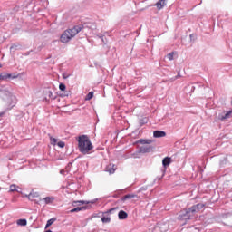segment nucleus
I'll use <instances>...</instances> for the list:
<instances>
[{"label":"nucleus","instance_id":"1","mask_svg":"<svg viewBox=\"0 0 232 232\" xmlns=\"http://www.w3.org/2000/svg\"><path fill=\"white\" fill-rule=\"evenodd\" d=\"M78 150L82 155H90L93 150V144L87 135H81L78 137Z\"/></svg>","mask_w":232,"mask_h":232},{"label":"nucleus","instance_id":"2","mask_svg":"<svg viewBox=\"0 0 232 232\" xmlns=\"http://www.w3.org/2000/svg\"><path fill=\"white\" fill-rule=\"evenodd\" d=\"M82 28H84L83 25H75L71 29L65 30L60 37L61 43H70V41H72Z\"/></svg>","mask_w":232,"mask_h":232},{"label":"nucleus","instance_id":"3","mask_svg":"<svg viewBox=\"0 0 232 232\" xmlns=\"http://www.w3.org/2000/svg\"><path fill=\"white\" fill-rule=\"evenodd\" d=\"M198 217V214L197 213V210L193 208V207L189 208L185 211V213L180 214L178 218L179 220H193V218H197Z\"/></svg>","mask_w":232,"mask_h":232},{"label":"nucleus","instance_id":"4","mask_svg":"<svg viewBox=\"0 0 232 232\" xmlns=\"http://www.w3.org/2000/svg\"><path fill=\"white\" fill-rule=\"evenodd\" d=\"M17 74L16 73H6V72H2L0 74V81H6V79H17Z\"/></svg>","mask_w":232,"mask_h":232},{"label":"nucleus","instance_id":"5","mask_svg":"<svg viewBox=\"0 0 232 232\" xmlns=\"http://www.w3.org/2000/svg\"><path fill=\"white\" fill-rule=\"evenodd\" d=\"M231 117H232V109L228 111H224L222 113H219L218 119L219 121H226V119H231Z\"/></svg>","mask_w":232,"mask_h":232},{"label":"nucleus","instance_id":"6","mask_svg":"<svg viewBox=\"0 0 232 232\" xmlns=\"http://www.w3.org/2000/svg\"><path fill=\"white\" fill-rule=\"evenodd\" d=\"M153 151V146L143 145L139 148V153H151Z\"/></svg>","mask_w":232,"mask_h":232},{"label":"nucleus","instance_id":"7","mask_svg":"<svg viewBox=\"0 0 232 232\" xmlns=\"http://www.w3.org/2000/svg\"><path fill=\"white\" fill-rule=\"evenodd\" d=\"M169 164H171V158L166 157L162 160V166L164 168L162 177L164 176V173H166V169Z\"/></svg>","mask_w":232,"mask_h":232},{"label":"nucleus","instance_id":"8","mask_svg":"<svg viewBox=\"0 0 232 232\" xmlns=\"http://www.w3.org/2000/svg\"><path fill=\"white\" fill-rule=\"evenodd\" d=\"M132 198H139L137 194H127L123 196L118 202H126V200H131Z\"/></svg>","mask_w":232,"mask_h":232},{"label":"nucleus","instance_id":"9","mask_svg":"<svg viewBox=\"0 0 232 232\" xmlns=\"http://www.w3.org/2000/svg\"><path fill=\"white\" fill-rule=\"evenodd\" d=\"M166 5H168V0H159L155 6L158 8V10H162Z\"/></svg>","mask_w":232,"mask_h":232},{"label":"nucleus","instance_id":"10","mask_svg":"<svg viewBox=\"0 0 232 232\" xmlns=\"http://www.w3.org/2000/svg\"><path fill=\"white\" fill-rule=\"evenodd\" d=\"M193 209H195L196 213L198 215L200 213L201 209L206 208V204L204 203H198L197 205L192 206Z\"/></svg>","mask_w":232,"mask_h":232},{"label":"nucleus","instance_id":"11","mask_svg":"<svg viewBox=\"0 0 232 232\" xmlns=\"http://www.w3.org/2000/svg\"><path fill=\"white\" fill-rule=\"evenodd\" d=\"M97 200H99V199L95 198V199H92V200L87 201V202L83 201V200L74 201L72 206H76V205L81 206V204H95V202H97Z\"/></svg>","mask_w":232,"mask_h":232},{"label":"nucleus","instance_id":"12","mask_svg":"<svg viewBox=\"0 0 232 232\" xmlns=\"http://www.w3.org/2000/svg\"><path fill=\"white\" fill-rule=\"evenodd\" d=\"M153 137L155 139H160V137H166V131H164V130H154Z\"/></svg>","mask_w":232,"mask_h":232},{"label":"nucleus","instance_id":"13","mask_svg":"<svg viewBox=\"0 0 232 232\" xmlns=\"http://www.w3.org/2000/svg\"><path fill=\"white\" fill-rule=\"evenodd\" d=\"M117 169V167L115 166V164L111 163L106 167V171H108V173H110L111 175L115 173V170Z\"/></svg>","mask_w":232,"mask_h":232},{"label":"nucleus","instance_id":"14","mask_svg":"<svg viewBox=\"0 0 232 232\" xmlns=\"http://www.w3.org/2000/svg\"><path fill=\"white\" fill-rule=\"evenodd\" d=\"M118 218L120 220H126V218H128V213L124 210H120L118 213Z\"/></svg>","mask_w":232,"mask_h":232},{"label":"nucleus","instance_id":"15","mask_svg":"<svg viewBox=\"0 0 232 232\" xmlns=\"http://www.w3.org/2000/svg\"><path fill=\"white\" fill-rule=\"evenodd\" d=\"M88 209V207L83 206V207H77L73 209L70 210V213H79V211H86Z\"/></svg>","mask_w":232,"mask_h":232},{"label":"nucleus","instance_id":"16","mask_svg":"<svg viewBox=\"0 0 232 232\" xmlns=\"http://www.w3.org/2000/svg\"><path fill=\"white\" fill-rule=\"evenodd\" d=\"M151 142H153V140H146V139H140L137 143L138 144H151Z\"/></svg>","mask_w":232,"mask_h":232},{"label":"nucleus","instance_id":"17","mask_svg":"<svg viewBox=\"0 0 232 232\" xmlns=\"http://www.w3.org/2000/svg\"><path fill=\"white\" fill-rule=\"evenodd\" d=\"M43 200L44 202H45V204H52V202H53L55 198L53 197H46Z\"/></svg>","mask_w":232,"mask_h":232},{"label":"nucleus","instance_id":"18","mask_svg":"<svg viewBox=\"0 0 232 232\" xmlns=\"http://www.w3.org/2000/svg\"><path fill=\"white\" fill-rule=\"evenodd\" d=\"M102 222L103 224H110V222H111V218H110V217H102Z\"/></svg>","mask_w":232,"mask_h":232},{"label":"nucleus","instance_id":"19","mask_svg":"<svg viewBox=\"0 0 232 232\" xmlns=\"http://www.w3.org/2000/svg\"><path fill=\"white\" fill-rule=\"evenodd\" d=\"M55 220H56L55 218L49 219L46 223L45 229H48V227H50V226H52V224H53V222H55Z\"/></svg>","mask_w":232,"mask_h":232},{"label":"nucleus","instance_id":"20","mask_svg":"<svg viewBox=\"0 0 232 232\" xmlns=\"http://www.w3.org/2000/svg\"><path fill=\"white\" fill-rule=\"evenodd\" d=\"M17 224L18 226H26L28 224V221H26V219H18Z\"/></svg>","mask_w":232,"mask_h":232},{"label":"nucleus","instance_id":"21","mask_svg":"<svg viewBox=\"0 0 232 232\" xmlns=\"http://www.w3.org/2000/svg\"><path fill=\"white\" fill-rule=\"evenodd\" d=\"M9 191H11V192L17 191V192H19V187L13 184V185L10 186Z\"/></svg>","mask_w":232,"mask_h":232},{"label":"nucleus","instance_id":"22","mask_svg":"<svg viewBox=\"0 0 232 232\" xmlns=\"http://www.w3.org/2000/svg\"><path fill=\"white\" fill-rule=\"evenodd\" d=\"M92 99H93V92H90L86 97H85V101H92Z\"/></svg>","mask_w":232,"mask_h":232},{"label":"nucleus","instance_id":"23","mask_svg":"<svg viewBox=\"0 0 232 232\" xmlns=\"http://www.w3.org/2000/svg\"><path fill=\"white\" fill-rule=\"evenodd\" d=\"M26 197L29 200H32V198H35V197H37V193L31 192Z\"/></svg>","mask_w":232,"mask_h":232},{"label":"nucleus","instance_id":"24","mask_svg":"<svg viewBox=\"0 0 232 232\" xmlns=\"http://www.w3.org/2000/svg\"><path fill=\"white\" fill-rule=\"evenodd\" d=\"M173 55H175V53H169L167 54V59H169V61H173Z\"/></svg>","mask_w":232,"mask_h":232},{"label":"nucleus","instance_id":"25","mask_svg":"<svg viewBox=\"0 0 232 232\" xmlns=\"http://www.w3.org/2000/svg\"><path fill=\"white\" fill-rule=\"evenodd\" d=\"M59 89L61 92H65L66 91V85L64 83H60Z\"/></svg>","mask_w":232,"mask_h":232},{"label":"nucleus","instance_id":"26","mask_svg":"<svg viewBox=\"0 0 232 232\" xmlns=\"http://www.w3.org/2000/svg\"><path fill=\"white\" fill-rule=\"evenodd\" d=\"M47 95L49 97V99H55V96H53V92H52V91H47Z\"/></svg>","mask_w":232,"mask_h":232},{"label":"nucleus","instance_id":"27","mask_svg":"<svg viewBox=\"0 0 232 232\" xmlns=\"http://www.w3.org/2000/svg\"><path fill=\"white\" fill-rule=\"evenodd\" d=\"M117 209H119V208H110L109 210L106 211V213H115V211H117Z\"/></svg>","mask_w":232,"mask_h":232},{"label":"nucleus","instance_id":"28","mask_svg":"<svg viewBox=\"0 0 232 232\" xmlns=\"http://www.w3.org/2000/svg\"><path fill=\"white\" fill-rule=\"evenodd\" d=\"M97 37L102 40V43H103V44H106V39L104 38V35L98 34Z\"/></svg>","mask_w":232,"mask_h":232},{"label":"nucleus","instance_id":"29","mask_svg":"<svg viewBox=\"0 0 232 232\" xmlns=\"http://www.w3.org/2000/svg\"><path fill=\"white\" fill-rule=\"evenodd\" d=\"M57 146H58L59 148H64V146H66V143H64V141H59V142L57 143Z\"/></svg>","mask_w":232,"mask_h":232},{"label":"nucleus","instance_id":"30","mask_svg":"<svg viewBox=\"0 0 232 232\" xmlns=\"http://www.w3.org/2000/svg\"><path fill=\"white\" fill-rule=\"evenodd\" d=\"M70 96V92L66 91L62 94V97H69Z\"/></svg>","mask_w":232,"mask_h":232},{"label":"nucleus","instance_id":"31","mask_svg":"<svg viewBox=\"0 0 232 232\" xmlns=\"http://www.w3.org/2000/svg\"><path fill=\"white\" fill-rule=\"evenodd\" d=\"M51 144H57V139L51 138Z\"/></svg>","mask_w":232,"mask_h":232},{"label":"nucleus","instance_id":"32","mask_svg":"<svg viewBox=\"0 0 232 232\" xmlns=\"http://www.w3.org/2000/svg\"><path fill=\"white\" fill-rule=\"evenodd\" d=\"M70 77V74L63 72V79H68Z\"/></svg>","mask_w":232,"mask_h":232},{"label":"nucleus","instance_id":"33","mask_svg":"<svg viewBox=\"0 0 232 232\" xmlns=\"http://www.w3.org/2000/svg\"><path fill=\"white\" fill-rule=\"evenodd\" d=\"M15 48H17V45H12L10 47V51L13 52V50H15Z\"/></svg>","mask_w":232,"mask_h":232},{"label":"nucleus","instance_id":"34","mask_svg":"<svg viewBox=\"0 0 232 232\" xmlns=\"http://www.w3.org/2000/svg\"><path fill=\"white\" fill-rule=\"evenodd\" d=\"M180 79V73L178 72V75L175 76L174 80Z\"/></svg>","mask_w":232,"mask_h":232},{"label":"nucleus","instance_id":"35","mask_svg":"<svg viewBox=\"0 0 232 232\" xmlns=\"http://www.w3.org/2000/svg\"><path fill=\"white\" fill-rule=\"evenodd\" d=\"M189 37H190V39H193V34H190Z\"/></svg>","mask_w":232,"mask_h":232},{"label":"nucleus","instance_id":"36","mask_svg":"<svg viewBox=\"0 0 232 232\" xmlns=\"http://www.w3.org/2000/svg\"><path fill=\"white\" fill-rule=\"evenodd\" d=\"M7 95H10V92H7Z\"/></svg>","mask_w":232,"mask_h":232},{"label":"nucleus","instance_id":"37","mask_svg":"<svg viewBox=\"0 0 232 232\" xmlns=\"http://www.w3.org/2000/svg\"><path fill=\"white\" fill-rule=\"evenodd\" d=\"M0 117H3V113H0Z\"/></svg>","mask_w":232,"mask_h":232}]
</instances>
